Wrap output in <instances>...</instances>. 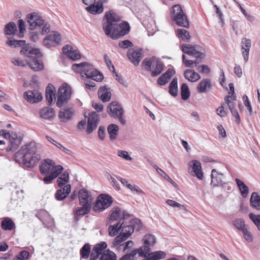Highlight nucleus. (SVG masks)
<instances>
[{
  "mask_svg": "<svg viewBox=\"0 0 260 260\" xmlns=\"http://www.w3.org/2000/svg\"><path fill=\"white\" fill-rule=\"evenodd\" d=\"M0 136H3L5 139H9L11 144V147L7 148V151L14 150L16 149L19 145L21 144V139L20 137H18L16 133L11 132L10 133L6 130H1Z\"/></svg>",
  "mask_w": 260,
  "mask_h": 260,
  "instance_id": "6e6552de",
  "label": "nucleus"
},
{
  "mask_svg": "<svg viewBox=\"0 0 260 260\" xmlns=\"http://www.w3.org/2000/svg\"><path fill=\"white\" fill-rule=\"evenodd\" d=\"M37 150L35 144H26L15 154V159L16 162L23 164L25 167L32 168L41 159Z\"/></svg>",
  "mask_w": 260,
  "mask_h": 260,
  "instance_id": "f03ea898",
  "label": "nucleus"
},
{
  "mask_svg": "<svg viewBox=\"0 0 260 260\" xmlns=\"http://www.w3.org/2000/svg\"><path fill=\"white\" fill-rule=\"evenodd\" d=\"M81 206L82 207H77L76 209L75 214L78 216L85 215L88 214L90 211L91 206H90L89 204Z\"/></svg>",
  "mask_w": 260,
  "mask_h": 260,
  "instance_id": "37998d69",
  "label": "nucleus"
},
{
  "mask_svg": "<svg viewBox=\"0 0 260 260\" xmlns=\"http://www.w3.org/2000/svg\"><path fill=\"white\" fill-rule=\"evenodd\" d=\"M62 51L64 54H66L70 58L75 60L81 58V54L77 50L74 49L72 47L67 45L62 48Z\"/></svg>",
  "mask_w": 260,
  "mask_h": 260,
  "instance_id": "4be33fe9",
  "label": "nucleus"
},
{
  "mask_svg": "<svg viewBox=\"0 0 260 260\" xmlns=\"http://www.w3.org/2000/svg\"><path fill=\"white\" fill-rule=\"evenodd\" d=\"M27 22L29 24V28L34 30L44 25V20L37 13L34 12L27 16Z\"/></svg>",
  "mask_w": 260,
  "mask_h": 260,
  "instance_id": "9b49d317",
  "label": "nucleus"
},
{
  "mask_svg": "<svg viewBox=\"0 0 260 260\" xmlns=\"http://www.w3.org/2000/svg\"><path fill=\"white\" fill-rule=\"evenodd\" d=\"M99 121V115L95 112H92L89 114V117L87 121V127L86 132L88 134H90L95 129Z\"/></svg>",
  "mask_w": 260,
  "mask_h": 260,
  "instance_id": "f3484780",
  "label": "nucleus"
},
{
  "mask_svg": "<svg viewBox=\"0 0 260 260\" xmlns=\"http://www.w3.org/2000/svg\"><path fill=\"white\" fill-rule=\"evenodd\" d=\"M107 112L111 117L118 118L122 124H125V121L122 117L123 109L118 102H111L107 107Z\"/></svg>",
  "mask_w": 260,
  "mask_h": 260,
  "instance_id": "423d86ee",
  "label": "nucleus"
},
{
  "mask_svg": "<svg viewBox=\"0 0 260 260\" xmlns=\"http://www.w3.org/2000/svg\"><path fill=\"white\" fill-rule=\"evenodd\" d=\"M30 256L29 253L26 250L20 252L19 254L16 256L13 260H27Z\"/></svg>",
  "mask_w": 260,
  "mask_h": 260,
  "instance_id": "13d9d810",
  "label": "nucleus"
},
{
  "mask_svg": "<svg viewBox=\"0 0 260 260\" xmlns=\"http://www.w3.org/2000/svg\"><path fill=\"white\" fill-rule=\"evenodd\" d=\"M104 59L109 70L112 72H115L114 66L113 65L109 56L106 54L104 55Z\"/></svg>",
  "mask_w": 260,
  "mask_h": 260,
  "instance_id": "69168bd1",
  "label": "nucleus"
},
{
  "mask_svg": "<svg viewBox=\"0 0 260 260\" xmlns=\"http://www.w3.org/2000/svg\"><path fill=\"white\" fill-rule=\"evenodd\" d=\"M185 57V55L183 54L182 61L186 67H196L197 66V64L199 63L196 61H192L191 60L186 59Z\"/></svg>",
  "mask_w": 260,
  "mask_h": 260,
  "instance_id": "680f3d73",
  "label": "nucleus"
},
{
  "mask_svg": "<svg viewBox=\"0 0 260 260\" xmlns=\"http://www.w3.org/2000/svg\"><path fill=\"white\" fill-rule=\"evenodd\" d=\"M99 97L103 102H107L110 100L111 93L105 86H102L98 90Z\"/></svg>",
  "mask_w": 260,
  "mask_h": 260,
  "instance_id": "473e14b6",
  "label": "nucleus"
},
{
  "mask_svg": "<svg viewBox=\"0 0 260 260\" xmlns=\"http://www.w3.org/2000/svg\"><path fill=\"white\" fill-rule=\"evenodd\" d=\"M75 113V111L73 108H66L59 111L58 118L60 121L66 122L73 118Z\"/></svg>",
  "mask_w": 260,
  "mask_h": 260,
  "instance_id": "dca6fc26",
  "label": "nucleus"
},
{
  "mask_svg": "<svg viewBox=\"0 0 260 260\" xmlns=\"http://www.w3.org/2000/svg\"><path fill=\"white\" fill-rule=\"evenodd\" d=\"M127 238V236H125L120 233L113 241V247L118 250H121L123 247V245L124 244V242Z\"/></svg>",
  "mask_w": 260,
  "mask_h": 260,
  "instance_id": "c756f323",
  "label": "nucleus"
},
{
  "mask_svg": "<svg viewBox=\"0 0 260 260\" xmlns=\"http://www.w3.org/2000/svg\"><path fill=\"white\" fill-rule=\"evenodd\" d=\"M224 100L230 110L235 108L234 101L236 100V96L234 95L225 96Z\"/></svg>",
  "mask_w": 260,
  "mask_h": 260,
  "instance_id": "3c124183",
  "label": "nucleus"
},
{
  "mask_svg": "<svg viewBox=\"0 0 260 260\" xmlns=\"http://www.w3.org/2000/svg\"><path fill=\"white\" fill-rule=\"evenodd\" d=\"M61 41V37L59 34L54 32L48 35L43 41L44 46L48 48L55 46L58 45Z\"/></svg>",
  "mask_w": 260,
  "mask_h": 260,
  "instance_id": "ddd939ff",
  "label": "nucleus"
},
{
  "mask_svg": "<svg viewBox=\"0 0 260 260\" xmlns=\"http://www.w3.org/2000/svg\"><path fill=\"white\" fill-rule=\"evenodd\" d=\"M59 167H62L60 165L56 166L52 159H46L40 166V171L41 174L49 175L57 170Z\"/></svg>",
  "mask_w": 260,
  "mask_h": 260,
  "instance_id": "9d476101",
  "label": "nucleus"
},
{
  "mask_svg": "<svg viewBox=\"0 0 260 260\" xmlns=\"http://www.w3.org/2000/svg\"><path fill=\"white\" fill-rule=\"evenodd\" d=\"M9 46H14L15 47H19L24 44L25 41L23 40H9L7 42Z\"/></svg>",
  "mask_w": 260,
  "mask_h": 260,
  "instance_id": "0e129e2a",
  "label": "nucleus"
},
{
  "mask_svg": "<svg viewBox=\"0 0 260 260\" xmlns=\"http://www.w3.org/2000/svg\"><path fill=\"white\" fill-rule=\"evenodd\" d=\"M249 217L260 231V215H254L251 213L249 214Z\"/></svg>",
  "mask_w": 260,
  "mask_h": 260,
  "instance_id": "bf43d9fd",
  "label": "nucleus"
},
{
  "mask_svg": "<svg viewBox=\"0 0 260 260\" xmlns=\"http://www.w3.org/2000/svg\"><path fill=\"white\" fill-rule=\"evenodd\" d=\"M182 51L187 54L196 57V58H203L205 54L197 49V46L189 44H183L182 45Z\"/></svg>",
  "mask_w": 260,
  "mask_h": 260,
  "instance_id": "2eb2a0df",
  "label": "nucleus"
},
{
  "mask_svg": "<svg viewBox=\"0 0 260 260\" xmlns=\"http://www.w3.org/2000/svg\"><path fill=\"white\" fill-rule=\"evenodd\" d=\"M116 255L114 252L108 249L103 252L100 260H116Z\"/></svg>",
  "mask_w": 260,
  "mask_h": 260,
  "instance_id": "c03bdc74",
  "label": "nucleus"
},
{
  "mask_svg": "<svg viewBox=\"0 0 260 260\" xmlns=\"http://www.w3.org/2000/svg\"><path fill=\"white\" fill-rule=\"evenodd\" d=\"M236 184L240 190L242 196L245 198L248 196L249 193V189L248 186L241 180L238 178L235 179Z\"/></svg>",
  "mask_w": 260,
  "mask_h": 260,
  "instance_id": "c9c22d12",
  "label": "nucleus"
},
{
  "mask_svg": "<svg viewBox=\"0 0 260 260\" xmlns=\"http://www.w3.org/2000/svg\"><path fill=\"white\" fill-rule=\"evenodd\" d=\"M178 92L177 79L174 78L169 85V93L173 96H176Z\"/></svg>",
  "mask_w": 260,
  "mask_h": 260,
  "instance_id": "de8ad7c7",
  "label": "nucleus"
},
{
  "mask_svg": "<svg viewBox=\"0 0 260 260\" xmlns=\"http://www.w3.org/2000/svg\"><path fill=\"white\" fill-rule=\"evenodd\" d=\"M144 245L139 248V255L142 257H146L147 254H150L151 251L150 247L153 246L155 243L156 240L154 236L151 234H148L143 238Z\"/></svg>",
  "mask_w": 260,
  "mask_h": 260,
  "instance_id": "1a4fd4ad",
  "label": "nucleus"
},
{
  "mask_svg": "<svg viewBox=\"0 0 260 260\" xmlns=\"http://www.w3.org/2000/svg\"><path fill=\"white\" fill-rule=\"evenodd\" d=\"M223 178L224 176L222 173H218L216 169H213L211 174V185L217 186L225 184V183H222Z\"/></svg>",
  "mask_w": 260,
  "mask_h": 260,
  "instance_id": "5701e85b",
  "label": "nucleus"
},
{
  "mask_svg": "<svg viewBox=\"0 0 260 260\" xmlns=\"http://www.w3.org/2000/svg\"><path fill=\"white\" fill-rule=\"evenodd\" d=\"M251 206L257 210H260V197L257 192H253L250 197V200Z\"/></svg>",
  "mask_w": 260,
  "mask_h": 260,
  "instance_id": "e433bc0d",
  "label": "nucleus"
},
{
  "mask_svg": "<svg viewBox=\"0 0 260 260\" xmlns=\"http://www.w3.org/2000/svg\"><path fill=\"white\" fill-rule=\"evenodd\" d=\"M251 40L247 38H243L241 41L242 54L245 61L248 59L249 51L251 47Z\"/></svg>",
  "mask_w": 260,
  "mask_h": 260,
  "instance_id": "a878e982",
  "label": "nucleus"
},
{
  "mask_svg": "<svg viewBox=\"0 0 260 260\" xmlns=\"http://www.w3.org/2000/svg\"><path fill=\"white\" fill-rule=\"evenodd\" d=\"M63 167H59L57 170L50 173L49 175H47L46 177L43 178V181L46 184L50 183L55 178H56L60 174H61L63 171Z\"/></svg>",
  "mask_w": 260,
  "mask_h": 260,
  "instance_id": "4c0bfd02",
  "label": "nucleus"
},
{
  "mask_svg": "<svg viewBox=\"0 0 260 260\" xmlns=\"http://www.w3.org/2000/svg\"><path fill=\"white\" fill-rule=\"evenodd\" d=\"M25 99L30 103H38L42 101V95L38 90H28L25 92Z\"/></svg>",
  "mask_w": 260,
  "mask_h": 260,
  "instance_id": "6ab92c4d",
  "label": "nucleus"
},
{
  "mask_svg": "<svg viewBox=\"0 0 260 260\" xmlns=\"http://www.w3.org/2000/svg\"><path fill=\"white\" fill-rule=\"evenodd\" d=\"M122 221V219H120L118 222L110 225L108 228V233L110 236H115L118 232L121 230L123 224V221Z\"/></svg>",
  "mask_w": 260,
  "mask_h": 260,
  "instance_id": "f704fd0d",
  "label": "nucleus"
},
{
  "mask_svg": "<svg viewBox=\"0 0 260 260\" xmlns=\"http://www.w3.org/2000/svg\"><path fill=\"white\" fill-rule=\"evenodd\" d=\"M104 18L106 22L103 24V27L107 36L113 39H117L129 33L130 26L128 23L123 21L118 24L121 17L113 10L106 12Z\"/></svg>",
  "mask_w": 260,
  "mask_h": 260,
  "instance_id": "f257e3e1",
  "label": "nucleus"
},
{
  "mask_svg": "<svg viewBox=\"0 0 260 260\" xmlns=\"http://www.w3.org/2000/svg\"><path fill=\"white\" fill-rule=\"evenodd\" d=\"M171 16L177 25L185 28L189 27V24L187 16L180 5H175L172 7Z\"/></svg>",
  "mask_w": 260,
  "mask_h": 260,
  "instance_id": "20e7f679",
  "label": "nucleus"
},
{
  "mask_svg": "<svg viewBox=\"0 0 260 260\" xmlns=\"http://www.w3.org/2000/svg\"><path fill=\"white\" fill-rule=\"evenodd\" d=\"M139 254V249L132 251L130 253H127L122 256L119 260H134L135 256Z\"/></svg>",
  "mask_w": 260,
  "mask_h": 260,
  "instance_id": "4d7b16f0",
  "label": "nucleus"
},
{
  "mask_svg": "<svg viewBox=\"0 0 260 260\" xmlns=\"http://www.w3.org/2000/svg\"><path fill=\"white\" fill-rule=\"evenodd\" d=\"M175 71L172 69H168L167 71L162 74L157 79V82L159 85H164L167 84L170 79L175 75Z\"/></svg>",
  "mask_w": 260,
  "mask_h": 260,
  "instance_id": "b1692460",
  "label": "nucleus"
},
{
  "mask_svg": "<svg viewBox=\"0 0 260 260\" xmlns=\"http://www.w3.org/2000/svg\"><path fill=\"white\" fill-rule=\"evenodd\" d=\"M233 225L238 230L242 232L244 231L245 229L247 228L244 223V221L242 219H237L233 221Z\"/></svg>",
  "mask_w": 260,
  "mask_h": 260,
  "instance_id": "6e6d98bb",
  "label": "nucleus"
},
{
  "mask_svg": "<svg viewBox=\"0 0 260 260\" xmlns=\"http://www.w3.org/2000/svg\"><path fill=\"white\" fill-rule=\"evenodd\" d=\"M244 239L248 242L252 241L253 237L251 233L248 230L247 228L245 229L244 231L242 232Z\"/></svg>",
  "mask_w": 260,
  "mask_h": 260,
  "instance_id": "338daca9",
  "label": "nucleus"
},
{
  "mask_svg": "<svg viewBox=\"0 0 260 260\" xmlns=\"http://www.w3.org/2000/svg\"><path fill=\"white\" fill-rule=\"evenodd\" d=\"M71 185L68 184L63 188L56 191L55 197L58 201H62L65 199L71 192Z\"/></svg>",
  "mask_w": 260,
  "mask_h": 260,
  "instance_id": "c85d7f7f",
  "label": "nucleus"
},
{
  "mask_svg": "<svg viewBox=\"0 0 260 260\" xmlns=\"http://www.w3.org/2000/svg\"><path fill=\"white\" fill-rule=\"evenodd\" d=\"M91 252L90 245L88 243L85 244L81 248L80 254L81 257L83 259H87Z\"/></svg>",
  "mask_w": 260,
  "mask_h": 260,
  "instance_id": "a19ab883",
  "label": "nucleus"
},
{
  "mask_svg": "<svg viewBox=\"0 0 260 260\" xmlns=\"http://www.w3.org/2000/svg\"><path fill=\"white\" fill-rule=\"evenodd\" d=\"M88 78L92 79L96 81H101L103 79V76L94 68L90 73H88Z\"/></svg>",
  "mask_w": 260,
  "mask_h": 260,
  "instance_id": "49530a36",
  "label": "nucleus"
},
{
  "mask_svg": "<svg viewBox=\"0 0 260 260\" xmlns=\"http://www.w3.org/2000/svg\"><path fill=\"white\" fill-rule=\"evenodd\" d=\"M223 105L224 104H221V105L216 109L217 114L221 117H225L227 115V112L224 110Z\"/></svg>",
  "mask_w": 260,
  "mask_h": 260,
  "instance_id": "774afa93",
  "label": "nucleus"
},
{
  "mask_svg": "<svg viewBox=\"0 0 260 260\" xmlns=\"http://www.w3.org/2000/svg\"><path fill=\"white\" fill-rule=\"evenodd\" d=\"M139 222L140 221L137 219L131 220L129 223L130 224L127 225L123 222V224H122V227H121V231L120 233L125 236H127V238H128L134 232L135 229H137L138 230L139 228V226L138 225V227H136L134 223H137Z\"/></svg>",
  "mask_w": 260,
  "mask_h": 260,
  "instance_id": "412c9836",
  "label": "nucleus"
},
{
  "mask_svg": "<svg viewBox=\"0 0 260 260\" xmlns=\"http://www.w3.org/2000/svg\"><path fill=\"white\" fill-rule=\"evenodd\" d=\"M36 216L42 221H44L49 216L48 213L45 210H39Z\"/></svg>",
  "mask_w": 260,
  "mask_h": 260,
  "instance_id": "e2e57ef3",
  "label": "nucleus"
},
{
  "mask_svg": "<svg viewBox=\"0 0 260 260\" xmlns=\"http://www.w3.org/2000/svg\"><path fill=\"white\" fill-rule=\"evenodd\" d=\"M181 98L183 100H187L190 95V92L187 85L186 83H183L181 87Z\"/></svg>",
  "mask_w": 260,
  "mask_h": 260,
  "instance_id": "8fccbe9b",
  "label": "nucleus"
},
{
  "mask_svg": "<svg viewBox=\"0 0 260 260\" xmlns=\"http://www.w3.org/2000/svg\"><path fill=\"white\" fill-rule=\"evenodd\" d=\"M155 60H156L155 57L145 58L142 61V66L144 69L148 71H150L151 66H154Z\"/></svg>",
  "mask_w": 260,
  "mask_h": 260,
  "instance_id": "a18cd8bd",
  "label": "nucleus"
},
{
  "mask_svg": "<svg viewBox=\"0 0 260 260\" xmlns=\"http://www.w3.org/2000/svg\"><path fill=\"white\" fill-rule=\"evenodd\" d=\"M121 211L118 207L114 208L110 212L109 219L111 221H115L120 219Z\"/></svg>",
  "mask_w": 260,
  "mask_h": 260,
  "instance_id": "79ce46f5",
  "label": "nucleus"
},
{
  "mask_svg": "<svg viewBox=\"0 0 260 260\" xmlns=\"http://www.w3.org/2000/svg\"><path fill=\"white\" fill-rule=\"evenodd\" d=\"M107 245L105 242H102L101 243L95 245L92 250L94 251L97 252V253L100 254L102 253V251L107 247Z\"/></svg>",
  "mask_w": 260,
  "mask_h": 260,
  "instance_id": "052dcab7",
  "label": "nucleus"
},
{
  "mask_svg": "<svg viewBox=\"0 0 260 260\" xmlns=\"http://www.w3.org/2000/svg\"><path fill=\"white\" fill-rule=\"evenodd\" d=\"M69 180V174L64 172L57 180V183L59 187H61L66 184Z\"/></svg>",
  "mask_w": 260,
  "mask_h": 260,
  "instance_id": "864d4df0",
  "label": "nucleus"
},
{
  "mask_svg": "<svg viewBox=\"0 0 260 260\" xmlns=\"http://www.w3.org/2000/svg\"><path fill=\"white\" fill-rule=\"evenodd\" d=\"M86 10L90 13L96 15L102 13L104 11V7L101 3L93 2L86 8Z\"/></svg>",
  "mask_w": 260,
  "mask_h": 260,
  "instance_id": "bb28decb",
  "label": "nucleus"
},
{
  "mask_svg": "<svg viewBox=\"0 0 260 260\" xmlns=\"http://www.w3.org/2000/svg\"><path fill=\"white\" fill-rule=\"evenodd\" d=\"M94 68L91 64L86 62L80 63H75L72 66V69L76 72H80L82 75H85L88 77V73H90Z\"/></svg>",
  "mask_w": 260,
  "mask_h": 260,
  "instance_id": "f8f14e48",
  "label": "nucleus"
},
{
  "mask_svg": "<svg viewBox=\"0 0 260 260\" xmlns=\"http://www.w3.org/2000/svg\"><path fill=\"white\" fill-rule=\"evenodd\" d=\"M147 255H150L152 260H158L164 258L166 254L162 251H158L152 253L150 252V254H147Z\"/></svg>",
  "mask_w": 260,
  "mask_h": 260,
  "instance_id": "603ef678",
  "label": "nucleus"
},
{
  "mask_svg": "<svg viewBox=\"0 0 260 260\" xmlns=\"http://www.w3.org/2000/svg\"><path fill=\"white\" fill-rule=\"evenodd\" d=\"M107 130L109 134L110 139L111 140L115 139L119 130L118 126L116 124H111L108 126Z\"/></svg>",
  "mask_w": 260,
  "mask_h": 260,
  "instance_id": "ea45409f",
  "label": "nucleus"
},
{
  "mask_svg": "<svg viewBox=\"0 0 260 260\" xmlns=\"http://www.w3.org/2000/svg\"><path fill=\"white\" fill-rule=\"evenodd\" d=\"M20 52L30 59L27 60V61L28 66L32 70L35 71H39L43 69V63L38 59L42 55L39 49L25 47L23 48Z\"/></svg>",
  "mask_w": 260,
  "mask_h": 260,
  "instance_id": "7ed1b4c3",
  "label": "nucleus"
},
{
  "mask_svg": "<svg viewBox=\"0 0 260 260\" xmlns=\"http://www.w3.org/2000/svg\"><path fill=\"white\" fill-rule=\"evenodd\" d=\"M153 67H154V70L151 72V76L152 77H155L159 75L164 69L162 63L157 59L156 60H155V62Z\"/></svg>",
  "mask_w": 260,
  "mask_h": 260,
  "instance_id": "58836bf2",
  "label": "nucleus"
},
{
  "mask_svg": "<svg viewBox=\"0 0 260 260\" xmlns=\"http://www.w3.org/2000/svg\"><path fill=\"white\" fill-rule=\"evenodd\" d=\"M72 94L71 87L67 83H63L58 89L56 106L60 108L70 100Z\"/></svg>",
  "mask_w": 260,
  "mask_h": 260,
  "instance_id": "39448f33",
  "label": "nucleus"
},
{
  "mask_svg": "<svg viewBox=\"0 0 260 260\" xmlns=\"http://www.w3.org/2000/svg\"><path fill=\"white\" fill-rule=\"evenodd\" d=\"M184 76L186 79L191 82H196L201 78L200 75L192 69L185 70Z\"/></svg>",
  "mask_w": 260,
  "mask_h": 260,
  "instance_id": "7c9ffc66",
  "label": "nucleus"
},
{
  "mask_svg": "<svg viewBox=\"0 0 260 260\" xmlns=\"http://www.w3.org/2000/svg\"><path fill=\"white\" fill-rule=\"evenodd\" d=\"M127 55L129 59L135 66H138L142 58V54L141 50H129Z\"/></svg>",
  "mask_w": 260,
  "mask_h": 260,
  "instance_id": "393cba45",
  "label": "nucleus"
},
{
  "mask_svg": "<svg viewBox=\"0 0 260 260\" xmlns=\"http://www.w3.org/2000/svg\"><path fill=\"white\" fill-rule=\"evenodd\" d=\"M79 199L80 205L89 204L90 206H91L93 199L88 191L84 189L80 190L79 192Z\"/></svg>",
  "mask_w": 260,
  "mask_h": 260,
  "instance_id": "a211bd4d",
  "label": "nucleus"
},
{
  "mask_svg": "<svg viewBox=\"0 0 260 260\" xmlns=\"http://www.w3.org/2000/svg\"><path fill=\"white\" fill-rule=\"evenodd\" d=\"M176 33L178 37L180 38L184 41L188 40L190 39V35L189 32L184 29H178L176 30Z\"/></svg>",
  "mask_w": 260,
  "mask_h": 260,
  "instance_id": "5fc2aeb1",
  "label": "nucleus"
},
{
  "mask_svg": "<svg viewBox=\"0 0 260 260\" xmlns=\"http://www.w3.org/2000/svg\"><path fill=\"white\" fill-rule=\"evenodd\" d=\"M189 172L192 176H196L199 179L203 178L201 162L197 160H193L189 162Z\"/></svg>",
  "mask_w": 260,
  "mask_h": 260,
  "instance_id": "4468645a",
  "label": "nucleus"
},
{
  "mask_svg": "<svg viewBox=\"0 0 260 260\" xmlns=\"http://www.w3.org/2000/svg\"><path fill=\"white\" fill-rule=\"evenodd\" d=\"M113 202L112 198L107 194H102L99 196L93 207V211L101 212L111 206Z\"/></svg>",
  "mask_w": 260,
  "mask_h": 260,
  "instance_id": "0eeeda50",
  "label": "nucleus"
},
{
  "mask_svg": "<svg viewBox=\"0 0 260 260\" xmlns=\"http://www.w3.org/2000/svg\"><path fill=\"white\" fill-rule=\"evenodd\" d=\"M1 228L5 231H12L15 229L16 226L14 222L11 218L5 217L2 221Z\"/></svg>",
  "mask_w": 260,
  "mask_h": 260,
  "instance_id": "2f4dec72",
  "label": "nucleus"
},
{
  "mask_svg": "<svg viewBox=\"0 0 260 260\" xmlns=\"http://www.w3.org/2000/svg\"><path fill=\"white\" fill-rule=\"evenodd\" d=\"M17 30V27L15 23L11 22L8 23L5 27V32L6 34L11 35L14 34Z\"/></svg>",
  "mask_w": 260,
  "mask_h": 260,
  "instance_id": "09e8293b",
  "label": "nucleus"
},
{
  "mask_svg": "<svg viewBox=\"0 0 260 260\" xmlns=\"http://www.w3.org/2000/svg\"><path fill=\"white\" fill-rule=\"evenodd\" d=\"M55 88L49 84L46 89V99L48 105H51L55 100Z\"/></svg>",
  "mask_w": 260,
  "mask_h": 260,
  "instance_id": "cd10ccee",
  "label": "nucleus"
},
{
  "mask_svg": "<svg viewBox=\"0 0 260 260\" xmlns=\"http://www.w3.org/2000/svg\"><path fill=\"white\" fill-rule=\"evenodd\" d=\"M39 115L41 118L49 121L52 120L56 116L54 109L49 107L42 108L39 111Z\"/></svg>",
  "mask_w": 260,
  "mask_h": 260,
  "instance_id": "aec40b11",
  "label": "nucleus"
},
{
  "mask_svg": "<svg viewBox=\"0 0 260 260\" xmlns=\"http://www.w3.org/2000/svg\"><path fill=\"white\" fill-rule=\"evenodd\" d=\"M211 87V81L209 79L202 80L197 86L198 91L200 93L206 92Z\"/></svg>",
  "mask_w": 260,
  "mask_h": 260,
  "instance_id": "72a5a7b5",
  "label": "nucleus"
}]
</instances>
